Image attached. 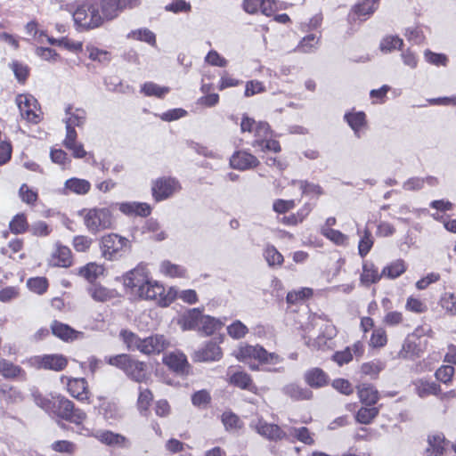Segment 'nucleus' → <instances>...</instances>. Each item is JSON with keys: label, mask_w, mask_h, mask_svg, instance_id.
Returning a JSON list of instances; mask_svg holds the SVG:
<instances>
[{"label": "nucleus", "mask_w": 456, "mask_h": 456, "mask_svg": "<svg viewBox=\"0 0 456 456\" xmlns=\"http://www.w3.org/2000/svg\"><path fill=\"white\" fill-rule=\"evenodd\" d=\"M123 284L138 298L152 301L160 307L169 306L177 296L176 288L166 289L161 282L153 280L143 264L126 273L123 275Z\"/></svg>", "instance_id": "obj_1"}, {"label": "nucleus", "mask_w": 456, "mask_h": 456, "mask_svg": "<svg viewBox=\"0 0 456 456\" xmlns=\"http://www.w3.org/2000/svg\"><path fill=\"white\" fill-rule=\"evenodd\" d=\"M84 224L92 233H97L110 229L113 224V216L107 208H94L83 211Z\"/></svg>", "instance_id": "obj_2"}, {"label": "nucleus", "mask_w": 456, "mask_h": 456, "mask_svg": "<svg viewBox=\"0 0 456 456\" xmlns=\"http://www.w3.org/2000/svg\"><path fill=\"white\" fill-rule=\"evenodd\" d=\"M99 7L97 3L91 2L79 5L73 13L75 23L86 29H93L102 26L104 20L99 12Z\"/></svg>", "instance_id": "obj_3"}, {"label": "nucleus", "mask_w": 456, "mask_h": 456, "mask_svg": "<svg viewBox=\"0 0 456 456\" xmlns=\"http://www.w3.org/2000/svg\"><path fill=\"white\" fill-rule=\"evenodd\" d=\"M102 254L106 259L113 260L124 248L129 246V240L115 233L105 235L102 238Z\"/></svg>", "instance_id": "obj_4"}, {"label": "nucleus", "mask_w": 456, "mask_h": 456, "mask_svg": "<svg viewBox=\"0 0 456 456\" xmlns=\"http://www.w3.org/2000/svg\"><path fill=\"white\" fill-rule=\"evenodd\" d=\"M140 3V0H102L99 6L105 21L114 20L123 10L136 7Z\"/></svg>", "instance_id": "obj_5"}, {"label": "nucleus", "mask_w": 456, "mask_h": 456, "mask_svg": "<svg viewBox=\"0 0 456 456\" xmlns=\"http://www.w3.org/2000/svg\"><path fill=\"white\" fill-rule=\"evenodd\" d=\"M249 428L268 440L277 441L286 436V433L278 425L267 423L261 417L252 419Z\"/></svg>", "instance_id": "obj_6"}, {"label": "nucleus", "mask_w": 456, "mask_h": 456, "mask_svg": "<svg viewBox=\"0 0 456 456\" xmlns=\"http://www.w3.org/2000/svg\"><path fill=\"white\" fill-rule=\"evenodd\" d=\"M263 346L259 345H240L235 351L234 356L242 362L248 365L252 370H259V361Z\"/></svg>", "instance_id": "obj_7"}, {"label": "nucleus", "mask_w": 456, "mask_h": 456, "mask_svg": "<svg viewBox=\"0 0 456 456\" xmlns=\"http://www.w3.org/2000/svg\"><path fill=\"white\" fill-rule=\"evenodd\" d=\"M32 366L38 369L61 371L65 369L68 360L62 354H45L32 357L29 360Z\"/></svg>", "instance_id": "obj_8"}, {"label": "nucleus", "mask_w": 456, "mask_h": 456, "mask_svg": "<svg viewBox=\"0 0 456 456\" xmlns=\"http://www.w3.org/2000/svg\"><path fill=\"white\" fill-rule=\"evenodd\" d=\"M180 190L178 181L174 178H159L152 185V194L156 200H163Z\"/></svg>", "instance_id": "obj_9"}, {"label": "nucleus", "mask_w": 456, "mask_h": 456, "mask_svg": "<svg viewBox=\"0 0 456 456\" xmlns=\"http://www.w3.org/2000/svg\"><path fill=\"white\" fill-rule=\"evenodd\" d=\"M241 132L253 133L256 140H265L272 135V131L266 122H256L254 119L244 116L240 123Z\"/></svg>", "instance_id": "obj_10"}, {"label": "nucleus", "mask_w": 456, "mask_h": 456, "mask_svg": "<svg viewBox=\"0 0 456 456\" xmlns=\"http://www.w3.org/2000/svg\"><path fill=\"white\" fill-rule=\"evenodd\" d=\"M170 346L164 335L156 334L142 339L140 352L145 354H160Z\"/></svg>", "instance_id": "obj_11"}, {"label": "nucleus", "mask_w": 456, "mask_h": 456, "mask_svg": "<svg viewBox=\"0 0 456 456\" xmlns=\"http://www.w3.org/2000/svg\"><path fill=\"white\" fill-rule=\"evenodd\" d=\"M16 101L21 116L28 121L37 123L38 121V115L36 113L37 100L31 95L20 94Z\"/></svg>", "instance_id": "obj_12"}, {"label": "nucleus", "mask_w": 456, "mask_h": 456, "mask_svg": "<svg viewBox=\"0 0 456 456\" xmlns=\"http://www.w3.org/2000/svg\"><path fill=\"white\" fill-rule=\"evenodd\" d=\"M163 362L171 370L178 374H187L190 370V364L186 355L182 352H172L163 358Z\"/></svg>", "instance_id": "obj_13"}, {"label": "nucleus", "mask_w": 456, "mask_h": 456, "mask_svg": "<svg viewBox=\"0 0 456 456\" xmlns=\"http://www.w3.org/2000/svg\"><path fill=\"white\" fill-rule=\"evenodd\" d=\"M48 261L52 266L69 267L72 263L71 251L68 247L56 243Z\"/></svg>", "instance_id": "obj_14"}, {"label": "nucleus", "mask_w": 456, "mask_h": 456, "mask_svg": "<svg viewBox=\"0 0 456 456\" xmlns=\"http://www.w3.org/2000/svg\"><path fill=\"white\" fill-rule=\"evenodd\" d=\"M67 379V388L69 393L76 399L86 402L89 399V391L85 379H69L61 378V381Z\"/></svg>", "instance_id": "obj_15"}, {"label": "nucleus", "mask_w": 456, "mask_h": 456, "mask_svg": "<svg viewBox=\"0 0 456 456\" xmlns=\"http://www.w3.org/2000/svg\"><path fill=\"white\" fill-rule=\"evenodd\" d=\"M222 354L220 346L216 342L209 341L194 353L193 359L197 362L218 361Z\"/></svg>", "instance_id": "obj_16"}, {"label": "nucleus", "mask_w": 456, "mask_h": 456, "mask_svg": "<svg viewBox=\"0 0 456 456\" xmlns=\"http://www.w3.org/2000/svg\"><path fill=\"white\" fill-rule=\"evenodd\" d=\"M258 164V159L247 151H237L230 159L231 167L238 170L253 168Z\"/></svg>", "instance_id": "obj_17"}, {"label": "nucleus", "mask_w": 456, "mask_h": 456, "mask_svg": "<svg viewBox=\"0 0 456 456\" xmlns=\"http://www.w3.org/2000/svg\"><path fill=\"white\" fill-rule=\"evenodd\" d=\"M422 330L416 329L415 331L409 335L402 346V349L398 353V357L403 359H410L419 354V348L417 339L421 336Z\"/></svg>", "instance_id": "obj_18"}, {"label": "nucleus", "mask_w": 456, "mask_h": 456, "mask_svg": "<svg viewBox=\"0 0 456 456\" xmlns=\"http://www.w3.org/2000/svg\"><path fill=\"white\" fill-rule=\"evenodd\" d=\"M51 329L54 336L60 338L64 341L69 342L84 338L83 332L76 330L69 327V325L57 321H54L52 323Z\"/></svg>", "instance_id": "obj_19"}, {"label": "nucleus", "mask_w": 456, "mask_h": 456, "mask_svg": "<svg viewBox=\"0 0 456 456\" xmlns=\"http://www.w3.org/2000/svg\"><path fill=\"white\" fill-rule=\"evenodd\" d=\"M228 382L231 385H233L240 389L248 390L250 392L256 393V387L253 383L251 377L245 371H229L227 373Z\"/></svg>", "instance_id": "obj_20"}, {"label": "nucleus", "mask_w": 456, "mask_h": 456, "mask_svg": "<svg viewBox=\"0 0 456 456\" xmlns=\"http://www.w3.org/2000/svg\"><path fill=\"white\" fill-rule=\"evenodd\" d=\"M428 447L426 452L428 456H443L449 444L442 433L429 435L428 437Z\"/></svg>", "instance_id": "obj_21"}, {"label": "nucleus", "mask_w": 456, "mask_h": 456, "mask_svg": "<svg viewBox=\"0 0 456 456\" xmlns=\"http://www.w3.org/2000/svg\"><path fill=\"white\" fill-rule=\"evenodd\" d=\"M305 382L312 388H321L329 383L328 375L320 368H312L304 373Z\"/></svg>", "instance_id": "obj_22"}, {"label": "nucleus", "mask_w": 456, "mask_h": 456, "mask_svg": "<svg viewBox=\"0 0 456 456\" xmlns=\"http://www.w3.org/2000/svg\"><path fill=\"white\" fill-rule=\"evenodd\" d=\"M201 313L199 308L190 309L178 319V324L183 330H199Z\"/></svg>", "instance_id": "obj_23"}, {"label": "nucleus", "mask_w": 456, "mask_h": 456, "mask_svg": "<svg viewBox=\"0 0 456 456\" xmlns=\"http://www.w3.org/2000/svg\"><path fill=\"white\" fill-rule=\"evenodd\" d=\"M75 273L84 278L90 283H94L99 277L103 275L104 267L96 263H88L84 266L77 268Z\"/></svg>", "instance_id": "obj_24"}, {"label": "nucleus", "mask_w": 456, "mask_h": 456, "mask_svg": "<svg viewBox=\"0 0 456 456\" xmlns=\"http://www.w3.org/2000/svg\"><path fill=\"white\" fill-rule=\"evenodd\" d=\"M345 119L354 132L356 137L362 136V130L366 127V117L362 111H352L345 114Z\"/></svg>", "instance_id": "obj_25"}, {"label": "nucleus", "mask_w": 456, "mask_h": 456, "mask_svg": "<svg viewBox=\"0 0 456 456\" xmlns=\"http://www.w3.org/2000/svg\"><path fill=\"white\" fill-rule=\"evenodd\" d=\"M381 277H383L382 272L379 273L373 263L363 262L362 273L360 277V281L363 286L369 287L373 283H377Z\"/></svg>", "instance_id": "obj_26"}, {"label": "nucleus", "mask_w": 456, "mask_h": 456, "mask_svg": "<svg viewBox=\"0 0 456 456\" xmlns=\"http://www.w3.org/2000/svg\"><path fill=\"white\" fill-rule=\"evenodd\" d=\"M282 392L294 400H310L313 397V392L303 387L298 384L290 383L283 387Z\"/></svg>", "instance_id": "obj_27"}, {"label": "nucleus", "mask_w": 456, "mask_h": 456, "mask_svg": "<svg viewBox=\"0 0 456 456\" xmlns=\"http://www.w3.org/2000/svg\"><path fill=\"white\" fill-rule=\"evenodd\" d=\"M87 291L92 298L97 302H106L117 296L116 290L110 289L101 284H92Z\"/></svg>", "instance_id": "obj_28"}, {"label": "nucleus", "mask_w": 456, "mask_h": 456, "mask_svg": "<svg viewBox=\"0 0 456 456\" xmlns=\"http://www.w3.org/2000/svg\"><path fill=\"white\" fill-rule=\"evenodd\" d=\"M119 210L126 215L147 216L151 214V208L146 203L126 202L119 204Z\"/></svg>", "instance_id": "obj_29"}, {"label": "nucleus", "mask_w": 456, "mask_h": 456, "mask_svg": "<svg viewBox=\"0 0 456 456\" xmlns=\"http://www.w3.org/2000/svg\"><path fill=\"white\" fill-rule=\"evenodd\" d=\"M357 389L359 398L362 403L370 406L378 402L379 392L371 385L362 384Z\"/></svg>", "instance_id": "obj_30"}, {"label": "nucleus", "mask_w": 456, "mask_h": 456, "mask_svg": "<svg viewBox=\"0 0 456 456\" xmlns=\"http://www.w3.org/2000/svg\"><path fill=\"white\" fill-rule=\"evenodd\" d=\"M222 326L223 322L220 320L209 315H204L201 313L199 331H201L205 335L209 336L215 333L216 330H220Z\"/></svg>", "instance_id": "obj_31"}, {"label": "nucleus", "mask_w": 456, "mask_h": 456, "mask_svg": "<svg viewBox=\"0 0 456 456\" xmlns=\"http://www.w3.org/2000/svg\"><path fill=\"white\" fill-rule=\"evenodd\" d=\"M379 0H362L354 5L353 12L350 14L353 19L354 16L361 18L362 16H369L372 14L378 6Z\"/></svg>", "instance_id": "obj_32"}, {"label": "nucleus", "mask_w": 456, "mask_h": 456, "mask_svg": "<svg viewBox=\"0 0 456 456\" xmlns=\"http://www.w3.org/2000/svg\"><path fill=\"white\" fill-rule=\"evenodd\" d=\"M90 188L91 183L86 179L74 177L65 182V190L76 194H86L89 191Z\"/></svg>", "instance_id": "obj_33"}, {"label": "nucleus", "mask_w": 456, "mask_h": 456, "mask_svg": "<svg viewBox=\"0 0 456 456\" xmlns=\"http://www.w3.org/2000/svg\"><path fill=\"white\" fill-rule=\"evenodd\" d=\"M53 399L56 404L54 406V410H53L52 412L57 414L64 419H67L74 409L73 403L63 396H56L53 397Z\"/></svg>", "instance_id": "obj_34"}, {"label": "nucleus", "mask_w": 456, "mask_h": 456, "mask_svg": "<svg viewBox=\"0 0 456 456\" xmlns=\"http://www.w3.org/2000/svg\"><path fill=\"white\" fill-rule=\"evenodd\" d=\"M126 375L136 382H143L147 379L145 370V364L142 362L132 360L128 369L126 371Z\"/></svg>", "instance_id": "obj_35"}, {"label": "nucleus", "mask_w": 456, "mask_h": 456, "mask_svg": "<svg viewBox=\"0 0 456 456\" xmlns=\"http://www.w3.org/2000/svg\"><path fill=\"white\" fill-rule=\"evenodd\" d=\"M406 264L403 259H397L386 265L382 270L384 277L396 279L406 271Z\"/></svg>", "instance_id": "obj_36"}, {"label": "nucleus", "mask_w": 456, "mask_h": 456, "mask_svg": "<svg viewBox=\"0 0 456 456\" xmlns=\"http://www.w3.org/2000/svg\"><path fill=\"white\" fill-rule=\"evenodd\" d=\"M159 271L163 275L171 278H182L186 273V270L183 266L173 264L168 260L161 262Z\"/></svg>", "instance_id": "obj_37"}, {"label": "nucleus", "mask_w": 456, "mask_h": 456, "mask_svg": "<svg viewBox=\"0 0 456 456\" xmlns=\"http://www.w3.org/2000/svg\"><path fill=\"white\" fill-rule=\"evenodd\" d=\"M95 437L107 445L123 446L126 441V437L111 431H102L95 434Z\"/></svg>", "instance_id": "obj_38"}, {"label": "nucleus", "mask_w": 456, "mask_h": 456, "mask_svg": "<svg viewBox=\"0 0 456 456\" xmlns=\"http://www.w3.org/2000/svg\"><path fill=\"white\" fill-rule=\"evenodd\" d=\"M417 394L420 397L429 395H437L440 391V386L435 382H428L423 379H418L414 382Z\"/></svg>", "instance_id": "obj_39"}, {"label": "nucleus", "mask_w": 456, "mask_h": 456, "mask_svg": "<svg viewBox=\"0 0 456 456\" xmlns=\"http://www.w3.org/2000/svg\"><path fill=\"white\" fill-rule=\"evenodd\" d=\"M72 108L70 106L66 108V114L69 115L65 119L66 126L75 127V126H81L84 125L86 118V113L82 109H76L75 111L71 112Z\"/></svg>", "instance_id": "obj_40"}, {"label": "nucleus", "mask_w": 456, "mask_h": 456, "mask_svg": "<svg viewBox=\"0 0 456 456\" xmlns=\"http://www.w3.org/2000/svg\"><path fill=\"white\" fill-rule=\"evenodd\" d=\"M321 232L327 239L331 240L333 243L338 246H346L348 242V237L342 233L338 230H335L329 227H322Z\"/></svg>", "instance_id": "obj_41"}, {"label": "nucleus", "mask_w": 456, "mask_h": 456, "mask_svg": "<svg viewBox=\"0 0 456 456\" xmlns=\"http://www.w3.org/2000/svg\"><path fill=\"white\" fill-rule=\"evenodd\" d=\"M22 370L18 365L5 359H0V375L5 379H14L21 373Z\"/></svg>", "instance_id": "obj_42"}, {"label": "nucleus", "mask_w": 456, "mask_h": 456, "mask_svg": "<svg viewBox=\"0 0 456 456\" xmlns=\"http://www.w3.org/2000/svg\"><path fill=\"white\" fill-rule=\"evenodd\" d=\"M100 412L107 420H115L121 417L119 409L117 403L113 402L104 401L100 405Z\"/></svg>", "instance_id": "obj_43"}, {"label": "nucleus", "mask_w": 456, "mask_h": 456, "mask_svg": "<svg viewBox=\"0 0 456 456\" xmlns=\"http://www.w3.org/2000/svg\"><path fill=\"white\" fill-rule=\"evenodd\" d=\"M120 338L129 350H141L140 346H142V339L140 338L135 333L123 330L120 331Z\"/></svg>", "instance_id": "obj_44"}, {"label": "nucleus", "mask_w": 456, "mask_h": 456, "mask_svg": "<svg viewBox=\"0 0 456 456\" xmlns=\"http://www.w3.org/2000/svg\"><path fill=\"white\" fill-rule=\"evenodd\" d=\"M127 37L146 42L151 45H155L156 44V37L154 33L148 28L133 30L127 35Z\"/></svg>", "instance_id": "obj_45"}, {"label": "nucleus", "mask_w": 456, "mask_h": 456, "mask_svg": "<svg viewBox=\"0 0 456 456\" xmlns=\"http://www.w3.org/2000/svg\"><path fill=\"white\" fill-rule=\"evenodd\" d=\"M264 256L270 266L281 265L283 263L282 255L271 245L265 248Z\"/></svg>", "instance_id": "obj_46"}, {"label": "nucleus", "mask_w": 456, "mask_h": 456, "mask_svg": "<svg viewBox=\"0 0 456 456\" xmlns=\"http://www.w3.org/2000/svg\"><path fill=\"white\" fill-rule=\"evenodd\" d=\"M379 414L377 407H362L356 414V419L362 424H369Z\"/></svg>", "instance_id": "obj_47"}, {"label": "nucleus", "mask_w": 456, "mask_h": 456, "mask_svg": "<svg viewBox=\"0 0 456 456\" xmlns=\"http://www.w3.org/2000/svg\"><path fill=\"white\" fill-rule=\"evenodd\" d=\"M152 399L153 395L149 389H142L140 387L137 406L141 413L144 414L148 411Z\"/></svg>", "instance_id": "obj_48"}, {"label": "nucleus", "mask_w": 456, "mask_h": 456, "mask_svg": "<svg viewBox=\"0 0 456 456\" xmlns=\"http://www.w3.org/2000/svg\"><path fill=\"white\" fill-rule=\"evenodd\" d=\"M313 296V289L310 288H302L298 290L289 292L286 300L289 304H297L300 300L309 298Z\"/></svg>", "instance_id": "obj_49"}, {"label": "nucleus", "mask_w": 456, "mask_h": 456, "mask_svg": "<svg viewBox=\"0 0 456 456\" xmlns=\"http://www.w3.org/2000/svg\"><path fill=\"white\" fill-rule=\"evenodd\" d=\"M248 332V329L240 321H235L227 327V333L235 339L242 338Z\"/></svg>", "instance_id": "obj_50"}, {"label": "nucleus", "mask_w": 456, "mask_h": 456, "mask_svg": "<svg viewBox=\"0 0 456 456\" xmlns=\"http://www.w3.org/2000/svg\"><path fill=\"white\" fill-rule=\"evenodd\" d=\"M441 306L451 315L456 314V295L445 292L440 299Z\"/></svg>", "instance_id": "obj_51"}, {"label": "nucleus", "mask_w": 456, "mask_h": 456, "mask_svg": "<svg viewBox=\"0 0 456 456\" xmlns=\"http://www.w3.org/2000/svg\"><path fill=\"white\" fill-rule=\"evenodd\" d=\"M373 246V239L369 230H364L363 235L362 236L359 245L358 251L362 257H364L371 249Z\"/></svg>", "instance_id": "obj_52"}, {"label": "nucleus", "mask_w": 456, "mask_h": 456, "mask_svg": "<svg viewBox=\"0 0 456 456\" xmlns=\"http://www.w3.org/2000/svg\"><path fill=\"white\" fill-rule=\"evenodd\" d=\"M424 58L427 62L435 66H443L445 67L448 63V57L444 53H436L431 52L430 50H426L424 52Z\"/></svg>", "instance_id": "obj_53"}, {"label": "nucleus", "mask_w": 456, "mask_h": 456, "mask_svg": "<svg viewBox=\"0 0 456 456\" xmlns=\"http://www.w3.org/2000/svg\"><path fill=\"white\" fill-rule=\"evenodd\" d=\"M222 421L226 429L237 430L242 427V422L240 418L231 411L223 413Z\"/></svg>", "instance_id": "obj_54"}, {"label": "nucleus", "mask_w": 456, "mask_h": 456, "mask_svg": "<svg viewBox=\"0 0 456 456\" xmlns=\"http://www.w3.org/2000/svg\"><path fill=\"white\" fill-rule=\"evenodd\" d=\"M319 43V37L314 34L305 36L297 45V49L303 53H310L314 51Z\"/></svg>", "instance_id": "obj_55"}, {"label": "nucleus", "mask_w": 456, "mask_h": 456, "mask_svg": "<svg viewBox=\"0 0 456 456\" xmlns=\"http://www.w3.org/2000/svg\"><path fill=\"white\" fill-rule=\"evenodd\" d=\"M86 50L92 61L106 63L110 61V53L94 46H87Z\"/></svg>", "instance_id": "obj_56"}, {"label": "nucleus", "mask_w": 456, "mask_h": 456, "mask_svg": "<svg viewBox=\"0 0 456 456\" xmlns=\"http://www.w3.org/2000/svg\"><path fill=\"white\" fill-rule=\"evenodd\" d=\"M10 67L12 69V70L13 71L17 80L19 83H25L28 76V73H29V69H28V67L23 63H20L19 61H12L11 64H10Z\"/></svg>", "instance_id": "obj_57"}, {"label": "nucleus", "mask_w": 456, "mask_h": 456, "mask_svg": "<svg viewBox=\"0 0 456 456\" xmlns=\"http://www.w3.org/2000/svg\"><path fill=\"white\" fill-rule=\"evenodd\" d=\"M254 147H259L261 151H273L279 152L281 151V146L278 141L273 140L270 137L265 140H255L253 142Z\"/></svg>", "instance_id": "obj_58"}, {"label": "nucleus", "mask_w": 456, "mask_h": 456, "mask_svg": "<svg viewBox=\"0 0 456 456\" xmlns=\"http://www.w3.org/2000/svg\"><path fill=\"white\" fill-rule=\"evenodd\" d=\"M10 230L15 234L24 232L28 228L26 217L22 214H19L10 222Z\"/></svg>", "instance_id": "obj_59"}, {"label": "nucleus", "mask_w": 456, "mask_h": 456, "mask_svg": "<svg viewBox=\"0 0 456 456\" xmlns=\"http://www.w3.org/2000/svg\"><path fill=\"white\" fill-rule=\"evenodd\" d=\"M36 54L42 60L52 63H55L60 60V55L57 52L48 47H37Z\"/></svg>", "instance_id": "obj_60"}, {"label": "nucleus", "mask_w": 456, "mask_h": 456, "mask_svg": "<svg viewBox=\"0 0 456 456\" xmlns=\"http://www.w3.org/2000/svg\"><path fill=\"white\" fill-rule=\"evenodd\" d=\"M132 360L133 359L129 355L123 354L110 357L108 362L110 365L123 370L126 372Z\"/></svg>", "instance_id": "obj_61"}, {"label": "nucleus", "mask_w": 456, "mask_h": 456, "mask_svg": "<svg viewBox=\"0 0 456 456\" xmlns=\"http://www.w3.org/2000/svg\"><path fill=\"white\" fill-rule=\"evenodd\" d=\"M28 287L31 291L42 294L47 289V281L43 277L31 278L28 281Z\"/></svg>", "instance_id": "obj_62"}, {"label": "nucleus", "mask_w": 456, "mask_h": 456, "mask_svg": "<svg viewBox=\"0 0 456 456\" xmlns=\"http://www.w3.org/2000/svg\"><path fill=\"white\" fill-rule=\"evenodd\" d=\"M403 45V40L398 37H387L380 43V49L382 52H390L392 50L400 48Z\"/></svg>", "instance_id": "obj_63"}, {"label": "nucleus", "mask_w": 456, "mask_h": 456, "mask_svg": "<svg viewBox=\"0 0 456 456\" xmlns=\"http://www.w3.org/2000/svg\"><path fill=\"white\" fill-rule=\"evenodd\" d=\"M295 208V201L293 200H275L273 203V209L278 214H285Z\"/></svg>", "instance_id": "obj_64"}]
</instances>
